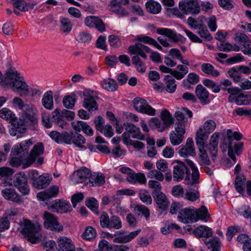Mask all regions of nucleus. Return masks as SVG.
<instances>
[{"label": "nucleus", "instance_id": "39448f33", "mask_svg": "<svg viewBox=\"0 0 251 251\" xmlns=\"http://www.w3.org/2000/svg\"><path fill=\"white\" fill-rule=\"evenodd\" d=\"M21 225L23 227L21 232L24 234L27 239L32 243H36L39 240L38 233L41 230L40 226H35L29 220H24L21 222Z\"/></svg>", "mask_w": 251, "mask_h": 251}, {"label": "nucleus", "instance_id": "cd10ccee", "mask_svg": "<svg viewBox=\"0 0 251 251\" xmlns=\"http://www.w3.org/2000/svg\"><path fill=\"white\" fill-rule=\"evenodd\" d=\"M195 93L201 104H206L210 102L209 93L202 85L201 84L197 85L196 88Z\"/></svg>", "mask_w": 251, "mask_h": 251}, {"label": "nucleus", "instance_id": "a19ab883", "mask_svg": "<svg viewBox=\"0 0 251 251\" xmlns=\"http://www.w3.org/2000/svg\"><path fill=\"white\" fill-rule=\"evenodd\" d=\"M101 86L105 90L114 92L118 89V85L117 82L111 78L104 79L100 82Z\"/></svg>", "mask_w": 251, "mask_h": 251}, {"label": "nucleus", "instance_id": "393cba45", "mask_svg": "<svg viewBox=\"0 0 251 251\" xmlns=\"http://www.w3.org/2000/svg\"><path fill=\"white\" fill-rule=\"evenodd\" d=\"M180 156L183 157H187L190 156H195L196 155L195 149L192 138H189L186 141L184 147L181 148L179 151Z\"/></svg>", "mask_w": 251, "mask_h": 251}, {"label": "nucleus", "instance_id": "3c124183", "mask_svg": "<svg viewBox=\"0 0 251 251\" xmlns=\"http://www.w3.org/2000/svg\"><path fill=\"white\" fill-rule=\"evenodd\" d=\"M132 64L135 66L136 70L140 73H145L146 71V67L145 64L137 55L133 56L131 58Z\"/></svg>", "mask_w": 251, "mask_h": 251}, {"label": "nucleus", "instance_id": "49530a36", "mask_svg": "<svg viewBox=\"0 0 251 251\" xmlns=\"http://www.w3.org/2000/svg\"><path fill=\"white\" fill-rule=\"evenodd\" d=\"M160 118L163 122V125L164 126L168 127L174 123V119L172 114L166 109L162 110L161 112Z\"/></svg>", "mask_w": 251, "mask_h": 251}, {"label": "nucleus", "instance_id": "4d7b16f0", "mask_svg": "<svg viewBox=\"0 0 251 251\" xmlns=\"http://www.w3.org/2000/svg\"><path fill=\"white\" fill-rule=\"evenodd\" d=\"M148 185L150 188L153 189L152 191V196L162 193L161 192L162 188L161 184L158 181L151 180L148 182Z\"/></svg>", "mask_w": 251, "mask_h": 251}, {"label": "nucleus", "instance_id": "2eb2a0df", "mask_svg": "<svg viewBox=\"0 0 251 251\" xmlns=\"http://www.w3.org/2000/svg\"><path fill=\"white\" fill-rule=\"evenodd\" d=\"M48 209L58 213H67L72 211L69 202L63 200H56L48 206Z\"/></svg>", "mask_w": 251, "mask_h": 251}, {"label": "nucleus", "instance_id": "4be33fe9", "mask_svg": "<svg viewBox=\"0 0 251 251\" xmlns=\"http://www.w3.org/2000/svg\"><path fill=\"white\" fill-rule=\"evenodd\" d=\"M128 50L131 54L138 56L139 55L145 59L147 58V55L146 53L151 52L150 48L141 43H137L133 46H130L128 48Z\"/></svg>", "mask_w": 251, "mask_h": 251}, {"label": "nucleus", "instance_id": "680f3d73", "mask_svg": "<svg viewBox=\"0 0 251 251\" xmlns=\"http://www.w3.org/2000/svg\"><path fill=\"white\" fill-rule=\"evenodd\" d=\"M61 30L62 32L68 33L72 28V25L70 21L66 18H62L60 20Z\"/></svg>", "mask_w": 251, "mask_h": 251}, {"label": "nucleus", "instance_id": "412c9836", "mask_svg": "<svg viewBox=\"0 0 251 251\" xmlns=\"http://www.w3.org/2000/svg\"><path fill=\"white\" fill-rule=\"evenodd\" d=\"M157 33L166 36L169 38L170 40L174 43L183 42L185 40V38L182 35L177 34L175 31L171 29L158 28L157 29Z\"/></svg>", "mask_w": 251, "mask_h": 251}, {"label": "nucleus", "instance_id": "e2e57ef3", "mask_svg": "<svg viewBox=\"0 0 251 251\" xmlns=\"http://www.w3.org/2000/svg\"><path fill=\"white\" fill-rule=\"evenodd\" d=\"M65 132H63L62 133H60L55 131H52L50 133V138L58 144L65 143V140L64 139H65Z\"/></svg>", "mask_w": 251, "mask_h": 251}, {"label": "nucleus", "instance_id": "864d4df0", "mask_svg": "<svg viewBox=\"0 0 251 251\" xmlns=\"http://www.w3.org/2000/svg\"><path fill=\"white\" fill-rule=\"evenodd\" d=\"M205 147H198L199 150L200 164L201 165H210V161L204 150Z\"/></svg>", "mask_w": 251, "mask_h": 251}, {"label": "nucleus", "instance_id": "de8ad7c7", "mask_svg": "<svg viewBox=\"0 0 251 251\" xmlns=\"http://www.w3.org/2000/svg\"><path fill=\"white\" fill-rule=\"evenodd\" d=\"M175 117L176 118L175 127H182L183 126L184 129H185L186 125L188 121L187 119L185 118V115L182 110L176 112Z\"/></svg>", "mask_w": 251, "mask_h": 251}, {"label": "nucleus", "instance_id": "473e14b6", "mask_svg": "<svg viewBox=\"0 0 251 251\" xmlns=\"http://www.w3.org/2000/svg\"><path fill=\"white\" fill-rule=\"evenodd\" d=\"M15 122L12 123V127L9 130L10 134L12 136H17V137L21 136V134L25 131V126L22 121Z\"/></svg>", "mask_w": 251, "mask_h": 251}, {"label": "nucleus", "instance_id": "09e8293b", "mask_svg": "<svg viewBox=\"0 0 251 251\" xmlns=\"http://www.w3.org/2000/svg\"><path fill=\"white\" fill-rule=\"evenodd\" d=\"M237 241L243 244L244 251H251V239L246 234H242L237 237Z\"/></svg>", "mask_w": 251, "mask_h": 251}, {"label": "nucleus", "instance_id": "774afa93", "mask_svg": "<svg viewBox=\"0 0 251 251\" xmlns=\"http://www.w3.org/2000/svg\"><path fill=\"white\" fill-rule=\"evenodd\" d=\"M147 176L149 178H155L160 181H162L164 178L162 173L155 169L150 170L147 173Z\"/></svg>", "mask_w": 251, "mask_h": 251}, {"label": "nucleus", "instance_id": "79ce46f5", "mask_svg": "<svg viewBox=\"0 0 251 251\" xmlns=\"http://www.w3.org/2000/svg\"><path fill=\"white\" fill-rule=\"evenodd\" d=\"M0 117L11 123L18 121L15 114L7 108H3L0 110Z\"/></svg>", "mask_w": 251, "mask_h": 251}, {"label": "nucleus", "instance_id": "ea45409f", "mask_svg": "<svg viewBox=\"0 0 251 251\" xmlns=\"http://www.w3.org/2000/svg\"><path fill=\"white\" fill-rule=\"evenodd\" d=\"M91 186H100L105 183V177L101 174L94 173L91 174L89 179Z\"/></svg>", "mask_w": 251, "mask_h": 251}, {"label": "nucleus", "instance_id": "f257e3e1", "mask_svg": "<svg viewBox=\"0 0 251 251\" xmlns=\"http://www.w3.org/2000/svg\"><path fill=\"white\" fill-rule=\"evenodd\" d=\"M185 161L192 170L191 178H190V171L184 163L176 160V164L173 167V179L176 182H179L182 179H184L187 185L195 186L196 184H198L199 183V171L197 167L192 161L186 159Z\"/></svg>", "mask_w": 251, "mask_h": 251}, {"label": "nucleus", "instance_id": "6ab92c4d", "mask_svg": "<svg viewBox=\"0 0 251 251\" xmlns=\"http://www.w3.org/2000/svg\"><path fill=\"white\" fill-rule=\"evenodd\" d=\"M44 152V146L42 143H39L34 146L30 151L28 156L27 157L26 161L23 164L24 168L29 167L35 161L36 157L42 154Z\"/></svg>", "mask_w": 251, "mask_h": 251}, {"label": "nucleus", "instance_id": "0e129e2a", "mask_svg": "<svg viewBox=\"0 0 251 251\" xmlns=\"http://www.w3.org/2000/svg\"><path fill=\"white\" fill-rule=\"evenodd\" d=\"M149 124L151 127L157 129L159 131H163L165 129L164 126L157 118H151Z\"/></svg>", "mask_w": 251, "mask_h": 251}, {"label": "nucleus", "instance_id": "20e7f679", "mask_svg": "<svg viewBox=\"0 0 251 251\" xmlns=\"http://www.w3.org/2000/svg\"><path fill=\"white\" fill-rule=\"evenodd\" d=\"M8 82L6 87L11 88L14 92H18L21 97L26 96L29 92V86L24 81V78L18 74L17 71H8Z\"/></svg>", "mask_w": 251, "mask_h": 251}, {"label": "nucleus", "instance_id": "bb28decb", "mask_svg": "<svg viewBox=\"0 0 251 251\" xmlns=\"http://www.w3.org/2000/svg\"><path fill=\"white\" fill-rule=\"evenodd\" d=\"M59 192V187L53 185L44 191L40 192L37 195V198L41 201H45L57 196Z\"/></svg>", "mask_w": 251, "mask_h": 251}, {"label": "nucleus", "instance_id": "dca6fc26", "mask_svg": "<svg viewBox=\"0 0 251 251\" xmlns=\"http://www.w3.org/2000/svg\"><path fill=\"white\" fill-rule=\"evenodd\" d=\"M141 230H137L126 234V231H117L114 234L113 242L116 243H126L131 241L137 236Z\"/></svg>", "mask_w": 251, "mask_h": 251}, {"label": "nucleus", "instance_id": "4c0bfd02", "mask_svg": "<svg viewBox=\"0 0 251 251\" xmlns=\"http://www.w3.org/2000/svg\"><path fill=\"white\" fill-rule=\"evenodd\" d=\"M197 184H196L195 186L189 185V187L188 189L186 191L185 194V199L190 201L193 202L199 199L200 196L199 192L197 190L192 189L193 187H194V188L197 187Z\"/></svg>", "mask_w": 251, "mask_h": 251}, {"label": "nucleus", "instance_id": "5fc2aeb1", "mask_svg": "<svg viewBox=\"0 0 251 251\" xmlns=\"http://www.w3.org/2000/svg\"><path fill=\"white\" fill-rule=\"evenodd\" d=\"M76 101V97L75 94L65 96L63 99V105L68 109H72Z\"/></svg>", "mask_w": 251, "mask_h": 251}, {"label": "nucleus", "instance_id": "aec40b11", "mask_svg": "<svg viewBox=\"0 0 251 251\" xmlns=\"http://www.w3.org/2000/svg\"><path fill=\"white\" fill-rule=\"evenodd\" d=\"M22 115L25 120L35 124L37 123V119L36 117V109L32 104H25L21 110Z\"/></svg>", "mask_w": 251, "mask_h": 251}, {"label": "nucleus", "instance_id": "c9c22d12", "mask_svg": "<svg viewBox=\"0 0 251 251\" xmlns=\"http://www.w3.org/2000/svg\"><path fill=\"white\" fill-rule=\"evenodd\" d=\"M146 8L147 11L153 14H158L161 10L160 4L154 0H147Z\"/></svg>", "mask_w": 251, "mask_h": 251}, {"label": "nucleus", "instance_id": "37998d69", "mask_svg": "<svg viewBox=\"0 0 251 251\" xmlns=\"http://www.w3.org/2000/svg\"><path fill=\"white\" fill-rule=\"evenodd\" d=\"M207 247L211 251H219L221 243L217 237H214L211 239H203Z\"/></svg>", "mask_w": 251, "mask_h": 251}, {"label": "nucleus", "instance_id": "a878e982", "mask_svg": "<svg viewBox=\"0 0 251 251\" xmlns=\"http://www.w3.org/2000/svg\"><path fill=\"white\" fill-rule=\"evenodd\" d=\"M91 173L89 169L86 168H82L76 172L73 175V179L76 183H82L87 179H90Z\"/></svg>", "mask_w": 251, "mask_h": 251}, {"label": "nucleus", "instance_id": "052dcab7", "mask_svg": "<svg viewBox=\"0 0 251 251\" xmlns=\"http://www.w3.org/2000/svg\"><path fill=\"white\" fill-rule=\"evenodd\" d=\"M96 236V231L95 229L92 226H88L82 234V237L86 240H91L94 239Z\"/></svg>", "mask_w": 251, "mask_h": 251}, {"label": "nucleus", "instance_id": "a211bd4d", "mask_svg": "<svg viewBox=\"0 0 251 251\" xmlns=\"http://www.w3.org/2000/svg\"><path fill=\"white\" fill-rule=\"evenodd\" d=\"M85 25L90 28L95 27L99 31L102 32L105 31V26L101 19L94 16H87L84 19Z\"/></svg>", "mask_w": 251, "mask_h": 251}, {"label": "nucleus", "instance_id": "1a4fd4ad", "mask_svg": "<svg viewBox=\"0 0 251 251\" xmlns=\"http://www.w3.org/2000/svg\"><path fill=\"white\" fill-rule=\"evenodd\" d=\"M134 109L138 112L147 114L149 116H154L156 110L148 103L145 99L136 98L133 100Z\"/></svg>", "mask_w": 251, "mask_h": 251}, {"label": "nucleus", "instance_id": "603ef678", "mask_svg": "<svg viewBox=\"0 0 251 251\" xmlns=\"http://www.w3.org/2000/svg\"><path fill=\"white\" fill-rule=\"evenodd\" d=\"M165 80L166 81V90L169 93H174L176 87L175 79L170 75H167L165 76Z\"/></svg>", "mask_w": 251, "mask_h": 251}, {"label": "nucleus", "instance_id": "7c9ffc66", "mask_svg": "<svg viewBox=\"0 0 251 251\" xmlns=\"http://www.w3.org/2000/svg\"><path fill=\"white\" fill-rule=\"evenodd\" d=\"M193 233L197 237L208 239L212 235L213 232L211 228L205 226H201L194 230Z\"/></svg>", "mask_w": 251, "mask_h": 251}, {"label": "nucleus", "instance_id": "e433bc0d", "mask_svg": "<svg viewBox=\"0 0 251 251\" xmlns=\"http://www.w3.org/2000/svg\"><path fill=\"white\" fill-rule=\"evenodd\" d=\"M208 134L205 130H203L201 128L196 132V143L198 147H205V141L208 138Z\"/></svg>", "mask_w": 251, "mask_h": 251}, {"label": "nucleus", "instance_id": "bf43d9fd", "mask_svg": "<svg viewBox=\"0 0 251 251\" xmlns=\"http://www.w3.org/2000/svg\"><path fill=\"white\" fill-rule=\"evenodd\" d=\"M197 33L201 38L204 39L207 41H210L212 39V37L209 33L206 26L203 24L201 27L199 28Z\"/></svg>", "mask_w": 251, "mask_h": 251}, {"label": "nucleus", "instance_id": "c03bdc74", "mask_svg": "<svg viewBox=\"0 0 251 251\" xmlns=\"http://www.w3.org/2000/svg\"><path fill=\"white\" fill-rule=\"evenodd\" d=\"M49 179L46 176L41 175L33 181L34 187L41 189L46 187L50 184Z\"/></svg>", "mask_w": 251, "mask_h": 251}, {"label": "nucleus", "instance_id": "338daca9", "mask_svg": "<svg viewBox=\"0 0 251 251\" xmlns=\"http://www.w3.org/2000/svg\"><path fill=\"white\" fill-rule=\"evenodd\" d=\"M203 19H204V17H200V19L198 20H196L192 17H189L187 20V22L188 25L191 27L198 29L199 28L201 27L203 24H204Z\"/></svg>", "mask_w": 251, "mask_h": 251}, {"label": "nucleus", "instance_id": "58836bf2", "mask_svg": "<svg viewBox=\"0 0 251 251\" xmlns=\"http://www.w3.org/2000/svg\"><path fill=\"white\" fill-rule=\"evenodd\" d=\"M201 69L204 74L214 77H218L220 75V72L210 63H203L201 65Z\"/></svg>", "mask_w": 251, "mask_h": 251}, {"label": "nucleus", "instance_id": "9b49d317", "mask_svg": "<svg viewBox=\"0 0 251 251\" xmlns=\"http://www.w3.org/2000/svg\"><path fill=\"white\" fill-rule=\"evenodd\" d=\"M120 171L127 175V181L131 184H135L137 182L141 184H145L147 180L145 176L143 173H135L133 170L128 167H122Z\"/></svg>", "mask_w": 251, "mask_h": 251}, {"label": "nucleus", "instance_id": "69168bd1", "mask_svg": "<svg viewBox=\"0 0 251 251\" xmlns=\"http://www.w3.org/2000/svg\"><path fill=\"white\" fill-rule=\"evenodd\" d=\"M86 205L97 214H99L98 202L94 198H90L85 201Z\"/></svg>", "mask_w": 251, "mask_h": 251}, {"label": "nucleus", "instance_id": "2f4dec72", "mask_svg": "<svg viewBox=\"0 0 251 251\" xmlns=\"http://www.w3.org/2000/svg\"><path fill=\"white\" fill-rule=\"evenodd\" d=\"M153 197L158 208L161 210H165L168 208L170 202L165 194L162 192L154 195Z\"/></svg>", "mask_w": 251, "mask_h": 251}, {"label": "nucleus", "instance_id": "72a5a7b5", "mask_svg": "<svg viewBox=\"0 0 251 251\" xmlns=\"http://www.w3.org/2000/svg\"><path fill=\"white\" fill-rule=\"evenodd\" d=\"M42 103L44 108L51 110L53 108V93L51 91L46 92L42 99Z\"/></svg>", "mask_w": 251, "mask_h": 251}, {"label": "nucleus", "instance_id": "8fccbe9b", "mask_svg": "<svg viewBox=\"0 0 251 251\" xmlns=\"http://www.w3.org/2000/svg\"><path fill=\"white\" fill-rule=\"evenodd\" d=\"M137 40L144 43L152 45L159 50H162L161 46L158 44L155 40L149 36L145 35L138 36L137 37Z\"/></svg>", "mask_w": 251, "mask_h": 251}, {"label": "nucleus", "instance_id": "5701e85b", "mask_svg": "<svg viewBox=\"0 0 251 251\" xmlns=\"http://www.w3.org/2000/svg\"><path fill=\"white\" fill-rule=\"evenodd\" d=\"M185 133V129L184 127H175V130L172 131L170 135V139L173 145H178L182 143L184 139V135Z\"/></svg>", "mask_w": 251, "mask_h": 251}, {"label": "nucleus", "instance_id": "f03ea898", "mask_svg": "<svg viewBox=\"0 0 251 251\" xmlns=\"http://www.w3.org/2000/svg\"><path fill=\"white\" fill-rule=\"evenodd\" d=\"M210 217L208 210L204 206L199 209L185 208L181 209L178 218L183 223L188 224L197 222L199 220L207 221Z\"/></svg>", "mask_w": 251, "mask_h": 251}, {"label": "nucleus", "instance_id": "6e6552de", "mask_svg": "<svg viewBox=\"0 0 251 251\" xmlns=\"http://www.w3.org/2000/svg\"><path fill=\"white\" fill-rule=\"evenodd\" d=\"M43 218L45 227L52 231H62L63 226L58 221L57 218L53 214L48 211H45Z\"/></svg>", "mask_w": 251, "mask_h": 251}, {"label": "nucleus", "instance_id": "423d86ee", "mask_svg": "<svg viewBox=\"0 0 251 251\" xmlns=\"http://www.w3.org/2000/svg\"><path fill=\"white\" fill-rule=\"evenodd\" d=\"M100 225L102 227L109 229H119L122 227V223L120 218L116 215L109 217L105 211H103L100 216Z\"/></svg>", "mask_w": 251, "mask_h": 251}, {"label": "nucleus", "instance_id": "f3484780", "mask_svg": "<svg viewBox=\"0 0 251 251\" xmlns=\"http://www.w3.org/2000/svg\"><path fill=\"white\" fill-rule=\"evenodd\" d=\"M179 7L186 14H197L200 11V7L196 0H185L179 3Z\"/></svg>", "mask_w": 251, "mask_h": 251}, {"label": "nucleus", "instance_id": "6e6d98bb", "mask_svg": "<svg viewBox=\"0 0 251 251\" xmlns=\"http://www.w3.org/2000/svg\"><path fill=\"white\" fill-rule=\"evenodd\" d=\"M139 197L141 201L146 204L152 203V198L149 191L145 189L141 190L139 193Z\"/></svg>", "mask_w": 251, "mask_h": 251}, {"label": "nucleus", "instance_id": "13d9d810", "mask_svg": "<svg viewBox=\"0 0 251 251\" xmlns=\"http://www.w3.org/2000/svg\"><path fill=\"white\" fill-rule=\"evenodd\" d=\"M11 3L14 7L18 9L21 11H28V7L26 2L24 0H8Z\"/></svg>", "mask_w": 251, "mask_h": 251}, {"label": "nucleus", "instance_id": "7ed1b4c3", "mask_svg": "<svg viewBox=\"0 0 251 251\" xmlns=\"http://www.w3.org/2000/svg\"><path fill=\"white\" fill-rule=\"evenodd\" d=\"M32 144V142L28 140L21 142L14 146L11 150L10 164L13 167L20 166L24 161H26L27 155L29 147Z\"/></svg>", "mask_w": 251, "mask_h": 251}, {"label": "nucleus", "instance_id": "f704fd0d", "mask_svg": "<svg viewBox=\"0 0 251 251\" xmlns=\"http://www.w3.org/2000/svg\"><path fill=\"white\" fill-rule=\"evenodd\" d=\"M123 140L124 144L126 145H132L134 148L140 150L145 148V145L142 142L138 141H132L130 137V135L124 132L122 134Z\"/></svg>", "mask_w": 251, "mask_h": 251}, {"label": "nucleus", "instance_id": "0eeeda50", "mask_svg": "<svg viewBox=\"0 0 251 251\" xmlns=\"http://www.w3.org/2000/svg\"><path fill=\"white\" fill-rule=\"evenodd\" d=\"M84 100L83 106L89 112L98 109V105L97 100L98 99L97 93L90 89L83 92Z\"/></svg>", "mask_w": 251, "mask_h": 251}, {"label": "nucleus", "instance_id": "4468645a", "mask_svg": "<svg viewBox=\"0 0 251 251\" xmlns=\"http://www.w3.org/2000/svg\"><path fill=\"white\" fill-rule=\"evenodd\" d=\"M65 144H74L79 148H83V144L85 143V139L83 135L76 132L71 131L65 132L64 136Z\"/></svg>", "mask_w": 251, "mask_h": 251}, {"label": "nucleus", "instance_id": "c85d7f7f", "mask_svg": "<svg viewBox=\"0 0 251 251\" xmlns=\"http://www.w3.org/2000/svg\"><path fill=\"white\" fill-rule=\"evenodd\" d=\"M1 194L7 200L17 203L22 201L21 196L12 188H5L3 189Z\"/></svg>", "mask_w": 251, "mask_h": 251}, {"label": "nucleus", "instance_id": "b1692460", "mask_svg": "<svg viewBox=\"0 0 251 251\" xmlns=\"http://www.w3.org/2000/svg\"><path fill=\"white\" fill-rule=\"evenodd\" d=\"M126 133L131 134L132 138L139 140H144L145 135L141 132L140 128L130 123H125L123 124Z\"/></svg>", "mask_w": 251, "mask_h": 251}, {"label": "nucleus", "instance_id": "a18cd8bd", "mask_svg": "<svg viewBox=\"0 0 251 251\" xmlns=\"http://www.w3.org/2000/svg\"><path fill=\"white\" fill-rule=\"evenodd\" d=\"M188 72V68L184 65H178L177 66L176 69L172 72V75H173L177 79H181Z\"/></svg>", "mask_w": 251, "mask_h": 251}, {"label": "nucleus", "instance_id": "9d476101", "mask_svg": "<svg viewBox=\"0 0 251 251\" xmlns=\"http://www.w3.org/2000/svg\"><path fill=\"white\" fill-rule=\"evenodd\" d=\"M134 109L138 112L147 114L149 116H154L156 110L148 103L145 99L136 98L133 100Z\"/></svg>", "mask_w": 251, "mask_h": 251}, {"label": "nucleus", "instance_id": "c756f323", "mask_svg": "<svg viewBox=\"0 0 251 251\" xmlns=\"http://www.w3.org/2000/svg\"><path fill=\"white\" fill-rule=\"evenodd\" d=\"M58 246L62 251H75V247L71 239L59 237L57 239Z\"/></svg>", "mask_w": 251, "mask_h": 251}, {"label": "nucleus", "instance_id": "f8f14e48", "mask_svg": "<svg viewBox=\"0 0 251 251\" xmlns=\"http://www.w3.org/2000/svg\"><path fill=\"white\" fill-rule=\"evenodd\" d=\"M228 90L230 94L228 100L230 102H235L237 105H246L250 103V97L243 93H239L238 88L229 89Z\"/></svg>", "mask_w": 251, "mask_h": 251}, {"label": "nucleus", "instance_id": "ddd939ff", "mask_svg": "<svg viewBox=\"0 0 251 251\" xmlns=\"http://www.w3.org/2000/svg\"><path fill=\"white\" fill-rule=\"evenodd\" d=\"M13 184L23 196L29 194L30 189L27 184V178L24 173H20L15 175Z\"/></svg>", "mask_w": 251, "mask_h": 251}]
</instances>
